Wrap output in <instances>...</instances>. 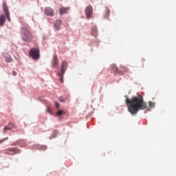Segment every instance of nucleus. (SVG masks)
I'll list each match as a JSON object with an SVG mask.
<instances>
[{"label": "nucleus", "mask_w": 176, "mask_h": 176, "mask_svg": "<svg viewBox=\"0 0 176 176\" xmlns=\"http://www.w3.org/2000/svg\"><path fill=\"white\" fill-rule=\"evenodd\" d=\"M21 36L23 41L26 42H30L33 39V34H32L30 30L28 27H22Z\"/></svg>", "instance_id": "f257e3e1"}, {"label": "nucleus", "mask_w": 176, "mask_h": 176, "mask_svg": "<svg viewBox=\"0 0 176 176\" xmlns=\"http://www.w3.org/2000/svg\"><path fill=\"white\" fill-rule=\"evenodd\" d=\"M68 63L67 62H63L60 67V73H58V76L60 78V81L63 82V75L67 68Z\"/></svg>", "instance_id": "f03ea898"}, {"label": "nucleus", "mask_w": 176, "mask_h": 176, "mask_svg": "<svg viewBox=\"0 0 176 176\" xmlns=\"http://www.w3.org/2000/svg\"><path fill=\"white\" fill-rule=\"evenodd\" d=\"M30 55L34 60H38L40 57V51L38 48H32V50H30Z\"/></svg>", "instance_id": "7ed1b4c3"}, {"label": "nucleus", "mask_w": 176, "mask_h": 176, "mask_svg": "<svg viewBox=\"0 0 176 176\" xmlns=\"http://www.w3.org/2000/svg\"><path fill=\"white\" fill-rule=\"evenodd\" d=\"M20 150L16 148H8V150L5 151V153L9 155H14L15 154H20Z\"/></svg>", "instance_id": "20e7f679"}, {"label": "nucleus", "mask_w": 176, "mask_h": 176, "mask_svg": "<svg viewBox=\"0 0 176 176\" xmlns=\"http://www.w3.org/2000/svg\"><path fill=\"white\" fill-rule=\"evenodd\" d=\"M93 13V6L91 5H88L87 8H85V14H87V19H90Z\"/></svg>", "instance_id": "39448f33"}, {"label": "nucleus", "mask_w": 176, "mask_h": 176, "mask_svg": "<svg viewBox=\"0 0 176 176\" xmlns=\"http://www.w3.org/2000/svg\"><path fill=\"white\" fill-rule=\"evenodd\" d=\"M3 10H4L6 16L7 17V19L8 20V21H10L11 19H10L9 9H8L6 3H3Z\"/></svg>", "instance_id": "423d86ee"}, {"label": "nucleus", "mask_w": 176, "mask_h": 176, "mask_svg": "<svg viewBox=\"0 0 176 176\" xmlns=\"http://www.w3.org/2000/svg\"><path fill=\"white\" fill-rule=\"evenodd\" d=\"M45 13L48 16H54V12L53 9H52V8H50V7L45 8Z\"/></svg>", "instance_id": "0eeeda50"}, {"label": "nucleus", "mask_w": 176, "mask_h": 176, "mask_svg": "<svg viewBox=\"0 0 176 176\" xmlns=\"http://www.w3.org/2000/svg\"><path fill=\"white\" fill-rule=\"evenodd\" d=\"M6 20V17L5 14H1L0 15V25H4Z\"/></svg>", "instance_id": "6e6552de"}, {"label": "nucleus", "mask_w": 176, "mask_h": 176, "mask_svg": "<svg viewBox=\"0 0 176 176\" xmlns=\"http://www.w3.org/2000/svg\"><path fill=\"white\" fill-rule=\"evenodd\" d=\"M60 25H61V20H56V23L54 24V27H55L56 30L59 31V30L60 28Z\"/></svg>", "instance_id": "1a4fd4ad"}, {"label": "nucleus", "mask_w": 176, "mask_h": 176, "mask_svg": "<svg viewBox=\"0 0 176 176\" xmlns=\"http://www.w3.org/2000/svg\"><path fill=\"white\" fill-rule=\"evenodd\" d=\"M91 34L92 35H94V36H97L98 35L97 27H92Z\"/></svg>", "instance_id": "9d476101"}, {"label": "nucleus", "mask_w": 176, "mask_h": 176, "mask_svg": "<svg viewBox=\"0 0 176 176\" xmlns=\"http://www.w3.org/2000/svg\"><path fill=\"white\" fill-rule=\"evenodd\" d=\"M57 65H58V58L57 56H54L53 63H52V66L57 67Z\"/></svg>", "instance_id": "9b49d317"}, {"label": "nucleus", "mask_w": 176, "mask_h": 176, "mask_svg": "<svg viewBox=\"0 0 176 176\" xmlns=\"http://www.w3.org/2000/svg\"><path fill=\"white\" fill-rule=\"evenodd\" d=\"M67 10H68V8H60L59 12L60 14H63L64 13H66Z\"/></svg>", "instance_id": "f8f14e48"}, {"label": "nucleus", "mask_w": 176, "mask_h": 176, "mask_svg": "<svg viewBox=\"0 0 176 176\" xmlns=\"http://www.w3.org/2000/svg\"><path fill=\"white\" fill-rule=\"evenodd\" d=\"M5 60L6 61V63H12V56H6Z\"/></svg>", "instance_id": "ddd939ff"}, {"label": "nucleus", "mask_w": 176, "mask_h": 176, "mask_svg": "<svg viewBox=\"0 0 176 176\" xmlns=\"http://www.w3.org/2000/svg\"><path fill=\"white\" fill-rule=\"evenodd\" d=\"M111 69H112V71H114V72H118V69L117 66H116V65H112Z\"/></svg>", "instance_id": "4468645a"}, {"label": "nucleus", "mask_w": 176, "mask_h": 176, "mask_svg": "<svg viewBox=\"0 0 176 176\" xmlns=\"http://www.w3.org/2000/svg\"><path fill=\"white\" fill-rule=\"evenodd\" d=\"M63 114V111H62V110H59V111H58L57 113L58 117H60V116H62Z\"/></svg>", "instance_id": "2eb2a0df"}, {"label": "nucleus", "mask_w": 176, "mask_h": 176, "mask_svg": "<svg viewBox=\"0 0 176 176\" xmlns=\"http://www.w3.org/2000/svg\"><path fill=\"white\" fill-rule=\"evenodd\" d=\"M67 99L65 98H60L59 101L64 102H66Z\"/></svg>", "instance_id": "dca6fc26"}, {"label": "nucleus", "mask_w": 176, "mask_h": 176, "mask_svg": "<svg viewBox=\"0 0 176 176\" xmlns=\"http://www.w3.org/2000/svg\"><path fill=\"white\" fill-rule=\"evenodd\" d=\"M8 138H5L4 139H1V140H0V144H1V143H3V142H6V140H8Z\"/></svg>", "instance_id": "f3484780"}, {"label": "nucleus", "mask_w": 176, "mask_h": 176, "mask_svg": "<svg viewBox=\"0 0 176 176\" xmlns=\"http://www.w3.org/2000/svg\"><path fill=\"white\" fill-rule=\"evenodd\" d=\"M12 128H8V126H6L4 128V131H11Z\"/></svg>", "instance_id": "a211bd4d"}, {"label": "nucleus", "mask_w": 176, "mask_h": 176, "mask_svg": "<svg viewBox=\"0 0 176 176\" xmlns=\"http://www.w3.org/2000/svg\"><path fill=\"white\" fill-rule=\"evenodd\" d=\"M106 12H107V16H109V9H106Z\"/></svg>", "instance_id": "6ab92c4d"}, {"label": "nucleus", "mask_w": 176, "mask_h": 176, "mask_svg": "<svg viewBox=\"0 0 176 176\" xmlns=\"http://www.w3.org/2000/svg\"><path fill=\"white\" fill-rule=\"evenodd\" d=\"M56 106L57 109H59L60 106H59L58 102H56Z\"/></svg>", "instance_id": "aec40b11"}, {"label": "nucleus", "mask_w": 176, "mask_h": 176, "mask_svg": "<svg viewBox=\"0 0 176 176\" xmlns=\"http://www.w3.org/2000/svg\"><path fill=\"white\" fill-rule=\"evenodd\" d=\"M47 112L49 113L50 114L52 113L50 109H47Z\"/></svg>", "instance_id": "412c9836"}, {"label": "nucleus", "mask_w": 176, "mask_h": 176, "mask_svg": "<svg viewBox=\"0 0 176 176\" xmlns=\"http://www.w3.org/2000/svg\"><path fill=\"white\" fill-rule=\"evenodd\" d=\"M12 74H13L14 76H16V72H12Z\"/></svg>", "instance_id": "4be33fe9"}, {"label": "nucleus", "mask_w": 176, "mask_h": 176, "mask_svg": "<svg viewBox=\"0 0 176 176\" xmlns=\"http://www.w3.org/2000/svg\"><path fill=\"white\" fill-rule=\"evenodd\" d=\"M10 125H12V123H10Z\"/></svg>", "instance_id": "5701e85b"}]
</instances>
